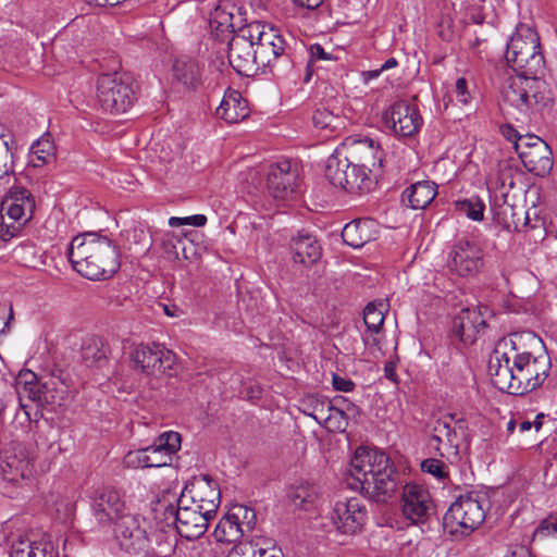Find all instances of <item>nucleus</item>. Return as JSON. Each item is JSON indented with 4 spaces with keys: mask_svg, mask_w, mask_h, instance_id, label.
Masks as SVG:
<instances>
[{
    "mask_svg": "<svg viewBox=\"0 0 557 557\" xmlns=\"http://www.w3.org/2000/svg\"><path fill=\"white\" fill-rule=\"evenodd\" d=\"M0 206L11 214L28 224L36 210V198L33 193L23 185H13L4 194Z\"/></svg>",
    "mask_w": 557,
    "mask_h": 557,
    "instance_id": "nucleus-22",
    "label": "nucleus"
},
{
    "mask_svg": "<svg viewBox=\"0 0 557 557\" xmlns=\"http://www.w3.org/2000/svg\"><path fill=\"white\" fill-rule=\"evenodd\" d=\"M455 208L459 213L465 214L473 221H482L484 218L485 205L478 196L457 200L455 202Z\"/></svg>",
    "mask_w": 557,
    "mask_h": 557,
    "instance_id": "nucleus-43",
    "label": "nucleus"
},
{
    "mask_svg": "<svg viewBox=\"0 0 557 557\" xmlns=\"http://www.w3.org/2000/svg\"><path fill=\"white\" fill-rule=\"evenodd\" d=\"M435 511L428 488L417 483H407L401 493V512L412 523H424Z\"/></svg>",
    "mask_w": 557,
    "mask_h": 557,
    "instance_id": "nucleus-15",
    "label": "nucleus"
},
{
    "mask_svg": "<svg viewBox=\"0 0 557 557\" xmlns=\"http://www.w3.org/2000/svg\"><path fill=\"white\" fill-rule=\"evenodd\" d=\"M339 119L332 111L326 108H318L314 110L312 115V123L317 129H331L337 128Z\"/></svg>",
    "mask_w": 557,
    "mask_h": 557,
    "instance_id": "nucleus-45",
    "label": "nucleus"
},
{
    "mask_svg": "<svg viewBox=\"0 0 557 557\" xmlns=\"http://www.w3.org/2000/svg\"><path fill=\"white\" fill-rule=\"evenodd\" d=\"M28 224L22 220H17L16 216L11 214L8 210H4L0 206V239L3 242H10L13 238L22 236L25 227Z\"/></svg>",
    "mask_w": 557,
    "mask_h": 557,
    "instance_id": "nucleus-39",
    "label": "nucleus"
},
{
    "mask_svg": "<svg viewBox=\"0 0 557 557\" xmlns=\"http://www.w3.org/2000/svg\"><path fill=\"white\" fill-rule=\"evenodd\" d=\"M536 140H543V139L533 134L521 135L520 140L516 144V148H515L519 158H521V156H524L525 151H531L533 149V147H535Z\"/></svg>",
    "mask_w": 557,
    "mask_h": 557,
    "instance_id": "nucleus-56",
    "label": "nucleus"
},
{
    "mask_svg": "<svg viewBox=\"0 0 557 557\" xmlns=\"http://www.w3.org/2000/svg\"><path fill=\"white\" fill-rule=\"evenodd\" d=\"M483 250L476 243L459 240L449 252L447 268L457 276L472 277L483 268Z\"/></svg>",
    "mask_w": 557,
    "mask_h": 557,
    "instance_id": "nucleus-13",
    "label": "nucleus"
},
{
    "mask_svg": "<svg viewBox=\"0 0 557 557\" xmlns=\"http://www.w3.org/2000/svg\"><path fill=\"white\" fill-rule=\"evenodd\" d=\"M109 348L101 338L91 336L82 345V359L87 367H102L108 359Z\"/></svg>",
    "mask_w": 557,
    "mask_h": 557,
    "instance_id": "nucleus-34",
    "label": "nucleus"
},
{
    "mask_svg": "<svg viewBox=\"0 0 557 557\" xmlns=\"http://www.w3.org/2000/svg\"><path fill=\"white\" fill-rule=\"evenodd\" d=\"M114 536L121 548L127 552L141 549L146 542V531L140 527L139 517L126 511L114 520Z\"/></svg>",
    "mask_w": 557,
    "mask_h": 557,
    "instance_id": "nucleus-21",
    "label": "nucleus"
},
{
    "mask_svg": "<svg viewBox=\"0 0 557 557\" xmlns=\"http://www.w3.org/2000/svg\"><path fill=\"white\" fill-rule=\"evenodd\" d=\"M437 35L444 41H451L454 39V23L450 16H442L437 24Z\"/></svg>",
    "mask_w": 557,
    "mask_h": 557,
    "instance_id": "nucleus-55",
    "label": "nucleus"
},
{
    "mask_svg": "<svg viewBox=\"0 0 557 557\" xmlns=\"http://www.w3.org/2000/svg\"><path fill=\"white\" fill-rule=\"evenodd\" d=\"M129 359L133 369L147 376H172L177 361L176 355L159 343H140L132 349Z\"/></svg>",
    "mask_w": 557,
    "mask_h": 557,
    "instance_id": "nucleus-11",
    "label": "nucleus"
},
{
    "mask_svg": "<svg viewBox=\"0 0 557 557\" xmlns=\"http://www.w3.org/2000/svg\"><path fill=\"white\" fill-rule=\"evenodd\" d=\"M66 255L73 269L88 280L110 278L120 268L116 247L108 237L94 233L75 236Z\"/></svg>",
    "mask_w": 557,
    "mask_h": 557,
    "instance_id": "nucleus-3",
    "label": "nucleus"
},
{
    "mask_svg": "<svg viewBox=\"0 0 557 557\" xmlns=\"http://www.w3.org/2000/svg\"><path fill=\"white\" fill-rule=\"evenodd\" d=\"M505 58L515 72L541 74L545 62L537 33L529 25L519 24L507 44Z\"/></svg>",
    "mask_w": 557,
    "mask_h": 557,
    "instance_id": "nucleus-5",
    "label": "nucleus"
},
{
    "mask_svg": "<svg viewBox=\"0 0 557 557\" xmlns=\"http://www.w3.org/2000/svg\"><path fill=\"white\" fill-rule=\"evenodd\" d=\"M508 211L511 214V221L504 219L503 225L505 228L508 231L521 232L523 228L529 226L530 219L527 211L518 213L511 206L503 208V214L507 215Z\"/></svg>",
    "mask_w": 557,
    "mask_h": 557,
    "instance_id": "nucleus-47",
    "label": "nucleus"
},
{
    "mask_svg": "<svg viewBox=\"0 0 557 557\" xmlns=\"http://www.w3.org/2000/svg\"><path fill=\"white\" fill-rule=\"evenodd\" d=\"M436 185L429 181L418 182L403 193V202L414 210L424 209L435 198Z\"/></svg>",
    "mask_w": 557,
    "mask_h": 557,
    "instance_id": "nucleus-32",
    "label": "nucleus"
},
{
    "mask_svg": "<svg viewBox=\"0 0 557 557\" xmlns=\"http://www.w3.org/2000/svg\"><path fill=\"white\" fill-rule=\"evenodd\" d=\"M148 454L147 449L140 448L136 450H129L123 458V463L126 468L138 469L148 468Z\"/></svg>",
    "mask_w": 557,
    "mask_h": 557,
    "instance_id": "nucleus-51",
    "label": "nucleus"
},
{
    "mask_svg": "<svg viewBox=\"0 0 557 557\" xmlns=\"http://www.w3.org/2000/svg\"><path fill=\"white\" fill-rule=\"evenodd\" d=\"M146 449L148 454V468H161L171 465L172 459L169 455H163L151 446H147Z\"/></svg>",
    "mask_w": 557,
    "mask_h": 557,
    "instance_id": "nucleus-54",
    "label": "nucleus"
},
{
    "mask_svg": "<svg viewBox=\"0 0 557 557\" xmlns=\"http://www.w3.org/2000/svg\"><path fill=\"white\" fill-rule=\"evenodd\" d=\"M163 311L171 318H177L182 314V310L176 305H163Z\"/></svg>",
    "mask_w": 557,
    "mask_h": 557,
    "instance_id": "nucleus-64",
    "label": "nucleus"
},
{
    "mask_svg": "<svg viewBox=\"0 0 557 557\" xmlns=\"http://www.w3.org/2000/svg\"><path fill=\"white\" fill-rule=\"evenodd\" d=\"M332 384L336 391L344 393L352 392L356 387L354 381H351L348 377L341 376L338 374H333Z\"/></svg>",
    "mask_w": 557,
    "mask_h": 557,
    "instance_id": "nucleus-58",
    "label": "nucleus"
},
{
    "mask_svg": "<svg viewBox=\"0 0 557 557\" xmlns=\"http://www.w3.org/2000/svg\"><path fill=\"white\" fill-rule=\"evenodd\" d=\"M270 544L271 543H268L267 546H261L259 543H250L248 545H244L240 549H243L245 554H250L251 557H282L281 553L273 546L270 547Z\"/></svg>",
    "mask_w": 557,
    "mask_h": 557,
    "instance_id": "nucleus-52",
    "label": "nucleus"
},
{
    "mask_svg": "<svg viewBox=\"0 0 557 557\" xmlns=\"http://www.w3.org/2000/svg\"><path fill=\"white\" fill-rule=\"evenodd\" d=\"M231 519H235L243 532L251 530L256 524V512L251 508L237 505L231 511Z\"/></svg>",
    "mask_w": 557,
    "mask_h": 557,
    "instance_id": "nucleus-46",
    "label": "nucleus"
},
{
    "mask_svg": "<svg viewBox=\"0 0 557 557\" xmlns=\"http://www.w3.org/2000/svg\"><path fill=\"white\" fill-rule=\"evenodd\" d=\"M310 406L312 408V411L309 413V416L312 417L317 422L321 424L323 423L324 426L327 429H342L341 421H338L336 425L333 423V421L336 420L337 418L344 419V411L334 408L331 405V403L324 398H311Z\"/></svg>",
    "mask_w": 557,
    "mask_h": 557,
    "instance_id": "nucleus-33",
    "label": "nucleus"
},
{
    "mask_svg": "<svg viewBox=\"0 0 557 557\" xmlns=\"http://www.w3.org/2000/svg\"><path fill=\"white\" fill-rule=\"evenodd\" d=\"M181 442L180 433L166 431L160 434L150 446L163 455H169L172 459L173 455L181 448Z\"/></svg>",
    "mask_w": 557,
    "mask_h": 557,
    "instance_id": "nucleus-42",
    "label": "nucleus"
},
{
    "mask_svg": "<svg viewBox=\"0 0 557 557\" xmlns=\"http://www.w3.org/2000/svg\"><path fill=\"white\" fill-rule=\"evenodd\" d=\"M534 537L557 540V513L543 519L534 531Z\"/></svg>",
    "mask_w": 557,
    "mask_h": 557,
    "instance_id": "nucleus-49",
    "label": "nucleus"
},
{
    "mask_svg": "<svg viewBox=\"0 0 557 557\" xmlns=\"http://www.w3.org/2000/svg\"><path fill=\"white\" fill-rule=\"evenodd\" d=\"M422 471L433 475L435 479L440 481H444L448 478L447 467L446 465L435 458H429L421 462Z\"/></svg>",
    "mask_w": 557,
    "mask_h": 557,
    "instance_id": "nucleus-50",
    "label": "nucleus"
},
{
    "mask_svg": "<svg viewBox=\"0 0 557 557\" xmlns=\"http://www.w3.org/2000/svg\"><path fill=\"white\" fill-rule=\"evenodd\" d=\"M215 113L227 123H238L249 115L248 102L238 90L228 88Z\"/></svg>",
    "mask_w": 557,
    "mask_h": 557,
    "instance_id": "nucleus-28",
    "label": "nucleus"
},
{
    "mask_svg": "<svg viewBox=\"0 0 557 557\" xmlns=\"http://www.w3.org/2000/svg\"><path fill=\"white\" fill-rule=\"evenodd\" d=\"M465 421L456 419L454 414H445L432 423V441L436 442L435 449L444 456L442 447L445 449H457V429H462Z\"/></svg>",
    "mask_w": 557,
    "mask_h": 557,
    "instance_id": "nucleus-24",
    "label": "nucleus"
},
{
    "mask_svg": "<svg viewBox=\"0 0 557 557\" xmlns=\"http://www.w3.org/2000/svg\"><path fill=\"white\" fill-rule=\"evenodd\" d=\"M194 506L213 517L219 508L221 493L218 483L205 475L193 486Z\"/></svg>",
    "mask_w": 557,
    "mask_h": 557,
    "instance_id": "nucleus-25",
    "label": "nucleus"
},
{
    "mask_svg": "<svg viewBox=\"0 0 557 557\" xmlns=\"http://www.w3.org/2000/svg\"><path fill=\"white\" fill-rule=\"evenodd\" d=\"M35 473V456L24 446L7 449L0 457V491L12 496L32 480Z\"/></svg>",
    "mask_w": 557,
    "mask_h": 557,
    "instance_id": "nucleus-9",
    "label": "nucleus"
},
{
    "mask_svg": "<svg viewBox=\"0 0 557 557\" xmlns=\"http://www.w3.org/2000/svg\"><path fill=\"white\" fill-rule=\"evenodd\" d=\"M318 495L319 488L309 482H301L289 492V498L295 507L302 510H309L318 499Z\"/></svg>",
    "mask_w": 557,
    "mask_h": 557,
    "instance_id": "nucleus-38",
    "label": "nucleus"
},
{
    "mask_svg": "<svg viewBox=\"0 0 557 557\" xmlns=\"http://www.w3.org/2000/svg\"><path fill=\"white\" fill-rule=\"evenodd\" d=\"M207 223V216L203 214H195L185 218L172 216L169 220V225L172 227H180L183 225H193L201 227Z\"/></svg>",
    "mask_w": 557,
    "mask_h": 557,
    "instance_id": "nucleus-53",
    "label": "nucleus"
},
{
    "mask_svg": "<svg viewBox=\"0 0 557 557\" xmlns=\"http://www.w3.org/2000/svg\"><path fill=\"white\" fill-rule=\"evenodd\" d=\"M367 518L366 505L358 497L336 502L331 512L332 523L342 534L352 535L360 532Z\"/></svg>",
    "mask_w": 557,
    "mask_h": 557,
    "instance_id": "nucleus-16",
    "label": "nucleus"
},
{
    "mask_svg": "<svg viewBox=\"0 0 557 557\" xmlns=\"http://www.w3.org/2000/svg\"><path fill=\"white\" fill-rule=\"evenodd\" d=\"M296 7L307 10L318 9L324 0H290Z\"/></svg>",
    "mask_w": 557,
    "mask_h": 557,
    "instance_id": "nucleus-61",
    "label": "nucleus"
},
{
    "mask_svg": "<svg viewBox=\"0 0 557 557\" xmlns=\"http://www.w3.org/2000/svg\"><path fill=\"white\" fill-rule=\"evenodd\" d=\"M15 393L18 407L25 412L28 420H30V408L24 401V397L35 403L37 407H51L50 410L65 405L70 399L69 388L63 382L50 380L40 383L32 371L18 375Z\"/></svg>",
    "mask_w": 557,
    "mask_h": 557,
    "instance_id": "nucleus-4",
    "label": "nucleus"
},
{
    "mask_svg": "<svg viewBox=\"0 0 557 557\" xmlns=\"http://www.w3.org/2000/svg\"><path fill=\"white\" fill-rule=\"evenodd\" d=\"M486 327L482 312L476 307H467L454 318L451 333L465 345H471L476 336Z\"/></svg>",
    "mask_w": 557,
    "mask_h": 557,
    "instance_id": "nucleus-23",
    "label": "nucleus"
},
{
    "mask_svg": "<svg viewBox=\"0 0 557 557\" xmlns=\"http://www.w3.org/2000/svg\"><path fill=\"white\" fill-rule=\"evenodd\" d=\"M210 24L216 29L222 30L230 27L233 28V13L227 10L226 5L218 4L211 13Z\"/></svg>",
    "mask_w": 557,
    "mask_h": 557,
    "instance_id": "nucleus-48",
    "label": "nucleus"
},
{
    "mask_svg": "<svg viewBox=\"0 0 557 557\" xmlns=\"http://www.w3.org/2000/svg\"><path fill=\"white\" fill-rule=\"evenodd\" d=\"M255 52V41L246 29L242 35L234 36L228 42V62L239 75L250 76L261 69L258 66V57Z\"/></svg>",
    "mask_w": 557,
    "mask_h": 557,
    "instance_id": "nucleus-20",
    "label": "nucleus"
},
{
    "mask_svg": "<svg viewBox=\"0 0 557 557\" xmlns=\"http://www.w3.org/2000/svg\"><path fill=\"white\" fill-rule=\"evenodd\" d=\"M369 173L367 168L350 163L345 176L347 183L344 182L342 188L350 193L368 191L372 184Z\"/></svg>",
    "mask_w": 557,
    "mask_h": 557,
    "instance_id": "nucleus-35",
    "label": "nucleus"
},
{
    "mask_svg": "<svg viewBox=\"0 0 557 557\" xmlns=\"http://www.w3.org/2000/svg\"><path fill=\"white\" fill-rule=\"evenodd\" d=\"M535 144V147L531 151H525L520 160L530 173L544 177L553 169V152L544 140H536Z\"/></svg>",
    "mask_w": 557,
    "mask_h": 557,
    "instance_id": "nucleus-27",
    "label": "nucleus"
},
{
    "mask_svg": "<svg viewBox=\"0 0 557 557\" xmlns=\"http://www.w3.org/2000/svg\"><path fill=\"white\" fill-rule=\"evenodd\" d=\"M377 224L372 219H356L347 223L342 231L344 243L355 249L363 247L376 238Z\"/></svg>",
    "mask_w": 557,
    "mask_h": 557,
    "instance_id": "nucleus-26",
    "label": "nucleus"
},
{
    "mask_svg": "<svg viewBox=\"0 0 557 557\" xmlns=\"http://www.w3.org/2000/svg\"><path fill=\"white\" fill-rule=\"evenodd\" d=\"M387 310L385 301L369 302L363 310V322L368 332L379 333L384 323V312Z\"/></svg>",
    "mask_w": 557,
    "mask_h": 557,
    "instance_id": "nucleus-41",
    "label": "nucleus"
},
{
    "mask_svg": "<svg viewBox=\"0 0 557 557\" xmlns=\"http://www.w3.org/2000/svg\"><path fill=\"white\" fill-rule=\"evenodd\" d=\"M269 193L278 200L290 198L299 188V173L289 160H281L269 165L267 171Z\"/></svg>",
    "mask_w": 557,
    "mask_h": 557,
    "instance_id": "nucleus-17",
    "label": "nucleus"
},
{
    "mask_svg": "<svg viewBox=\"0 0 557 557\" xmlns=\"http://www.w3.org/2000/svg\"><path fill=\"white\" fill-rule=\"evenodd\" d=\"M384 375L387 380L392 381L393 383H398V376L396 373V363L393 361H388L384 366Z\"/></svg>",
    "mask_w": 557,
    "mask_h": 557,
    "instance_id": "nucleus-62",
    "label": "nucleus"
},
{
    "mask_svg": "<svg viewBox=\"0 0 557 557\" xmlns=\"http://www.w3.org/2000/svg\"><path fill=\"white\" fill-rule=\"evenodd\" d=\"M57 147L50 135L45 133L28 149L27 166L39 169L55 161Z\"/></svg>",
    "mask_w": 557,
    "mask_h": 557,
    "instance_id": "nucleus-30",
    "label": "nucleus"
},
{
    "mask_svg": "<svg viewBox=\"0 0 557 557\" xmlns=\"http://www.w3.org/2000/svg\"><path fill=\"white\" fill-rule=\"evenodd\" d=\"M490 499L485 493L471 491L460 495L444 516V524L451 533L470 534L484 520Z\"/></svg>",
    "mask_w": 557,
    "mask_h": 557,
    "instance_id": "nucleus-6",
    "label": "nucleus"
},
{
    "mask_svg": "<svg viewBox=\"0 0 557 557\" xmlns=\"http://www.w3.org/2000/svg\"><path fill=\"white\" fill-rule=\"evenodd\" d=\"M523 334H512L497 342L488 361L493 384L511 395H525L542 386L549 374L550 358L520 350Z\"/></svg>",
    "mask_w": 557,
    "mask_h": 557,
    "instance_id": "nucleus-1",
    "label": "nucleus"
},
{
    "mask_svg": "<svg viewBox=\"0 0 557 557\" xmlns=\"http://www.w3.org/2000/svg\"><path fill=\"white\" fill-rule=\"evenodd\" d=\"M97 99L102 110L125 113L137 99L134 82L126 74H102L97 81Z\"/></svg>",
    "mask_w": 557,
    "mask_h": 557,
    "instance_id": "nucleus-8",
    "label": "nucleus"
},
{
    "mask_svg": "<svg viewBox=\"0 0 557 557\" xmlns=\"http://www.w3.org/2000/svg\"><path fill=\"white\" fill-rule=\"evenodd\" d=\"M10 557H54L50 542L20 536L11 544Z\"/></svg>",
    "mask_w": 557,
    "mask_h": 557,
    "instance_id": "nucleus-31",
    "label": "nucleus"
},
{
    "mask_svg": "<svg viewBox=\"0 0 557 557\" xmlns=\"http://www.w3.org/2000/svg\"><path fill=\"white\" fill-rule=\"evenodd\" d=\"M187 237V232H165L163 235H162V238H161V245H162V248L164 249V252L166 255H169L170 257H173L175 259L178 258L180 256V252H178V247L181 246V249L182 251L185 253L186 252V247L184 245V238Z\"/></svg>",
    "mask_w": 557,
    "mask_h": 557,
    "instance_id": "nucleus-44",
    "label": "nucleus"
},
{
    "mask_svg": "<svg viewBox=\"0 0 557 557\" xmlns=\"http://www.w3.org/2000/svg\"><path fill=\"white\" fill-rule=\"evenodd\" d=\"M293 259L296 263L306 267L314 264L320 260L322 248L314 236L308 233H299L292 240Z\"/></svg>",
    "mask_w": 557,
    "mask_h": 557,
    "instance_id": "nucleus-29",
    "label": "nucleus"
},
{
    "mask_svg": "<svg viewBox=\"0 0 557 557\" xmlns=\"http://www.w3.org/2000/svg\"><path fill=\"white\" fill-rule=\"evenodd\" d=\"M343 149L352 164H360L369 172L379 171L383 166L384 151L380 144L369 137H348Z\"/></svg>",
    "mask_w": 557,
    "mask_h": 557,
    "instance_id": "nucleus-19",
    "label": "nucleus"
},
{
    "mask_svg": "<svg viewBox=\"0 0 557 557\" xmlns=\"http://www.w3.org/2000/svg\"><path fill=\"white\" fill-rule=\"evenodd\" d=\"M377 333L369 332V334L363 335V343L366 347L369 349L375 348L377 350L381 349L380 347V338L376 335Z\"/></svg>",
    "mask_w": 557,
    "mask_h": 557,
    "instance_id": "nucleus-63",
    "label": "nucleus"
},
{
    "mask_svg": "<svg viewBox=\"0 0 557 557\" xmlns=\"http://www.w3.org/2000/svg\"><path fill=\"white\" fill-rule=\"evenodd\" d=\"M508 77L502 88V100L520 113H528L536 106H545V84L537 75L517 72Z\"/></svg>",
    "mask_w": 557,
    "mask_h": 557,
    "instance_id": "nucleus-7",
    "label": "nucleus"
},
{
    "mask_svg": "<svg viewBox=\"0 0 557 557\" xmlns=\"http://www.w3.org/2000/svg\"><path fill=\"white\" fill-rule=\"evenodd\" d=\"M246 32L255 41L258 66L262 70L269 69L273 72L280 60L290 63L287 54L288 44L277 28L269 24L256 23L250 24Z\"/></svg>",
    "mask_w": 557,
    "mask_h": 557,
    "instance_id": "nucleus-10",
    "label": "nucleus"
},
{
    "mask_svg": "<svg viewBox=\"0 0 557 557\" xmlns=\"http://www.w3.org/2000/svg\"><path fill=\"white\" fill-rule=\"evenodd\" d=\"M243 534L240 524L235 519H231V512L219 521L213 532L215 540L221 543H234Z\"/></svg>",
    "mask_w": 557,
    "mask_h": 557,
    "instance_id": "nucleus-40",
    "label": "nucleus"
},
{
    "mask_svg": "<svg viewBox=\"0 0 557 557\" xmlns=\"http://www.w3.org/2000/svg\"><path fill=\"white\" fill-rule=\"evenodd\" d=\"M91 506L94 517L101 525H111L127 511L121 492L112 486L96 490L91 497Z\"/></svg>",
    "mask_w": 557,
    "mask_h": 557,
    "instance_id": "nucleus-18",
    "label": "nucleus"
},
{
    "mask_svg": "<svg viewBox=\"0 0 557 557\" xmlns=\"http://www.w3.org/2000/svg\"><path fill=\"white\" fill-rule=\"evenodd\" d=\"M382 119L386 127L401 137L416 135L423 125L418 108L406 100L394 102L384 111Z\"/></svg>",
    "mask_w": 557,
    "mask_h": 557,
    "instance_id": "nucleus-14",
    "label": "nucleus"
},
{
    "mask_svg": "<svg viewBox=\"0 0 557 557\" xmlns=\"http://www.w3.org/2000/svg\"><path fill=\"white\" fill-rule=\"evenodd\" d=\"M174 78L185 86H194L199 79V67L189 57H181L173 64Z\"/></svg>",
    "mask_w": 557,
    "mask_h": 557,
    "instance_id": "nucleus-37",
    "label": "nucleus"
},
{
    "mask_svg": "<svg viewBox=\"0 0 557 557\" xmlns=\"http://www.w3.org/2000/svg\"><path fill=\"white\" fill-rule=\"evenodd\" d=\"M502 135L510 143L513 144V148H516V144L520 140L521 134L510 124L500 126Z\"/></svg>",
    "mask_w": 557,
    "mask_h": 557,
    "instance_id": "nucleus-60",
    "label": "nucleus"
},
{
    "mask_svg": "<svg viewBox=\"0 0 557 557\" xmlns=\"http://www.w3.org/2000/svg\"><path fill=\"white\" fill-rule=\"evenodd\" d=\"M455 94L458 102L465 106L469 103L471 95L468 90V83L466 78L460 77L457 79L455 85Z\"/></svg>",
    "mask_w": 557,
    "mask_h": 557,
    "instance_id": "nucleus-57",
    "label": "nucleus"
},
{
    "mask_svg": "<svg viewBox=\"0 0 557 557\" xmlns=\"http://www.w3.org/2000/svg\"><path fill=\"white\" fill-rule=\"evenodd\" d=\"M309 53L311 62L331 61L334 59L333 54L331 52L325 51V49L319 44L311 45L309 48Z\"/></svg>",
    "mask_w": 557,
    "mask_h": 557,
    "instance_id": "nucleus-59",
    "label": "nucleus"
},
{
    "mask_svg": "<svg viewBox=\"0 0 557 557\" xmlns=\"http://www.w3.org/2000/svg\"><path fill=\"white\" fill-rule=\"evenodd\" d=\"M348 472L347 485L376 502H385L396 491V472L383 451L359 447Z\"/></svg>",
    "mask_w": 557,
    "mask_h": 557,
    "instance_id": "nucleus-2",
    "label": "nucleus"
},
{
    "mask_svg": "<svg viewBox=\"0 0 557 557\" xmlns=\"http://www.w3.org/2000/svg\"><path fill=\"white\" fill-rule=\"evenodd\" d=\"M350 163L346 153L342 158V152L337 151L335 154L329 157L325 166V176L332 185L342 188L343 183H347L345 176Z\"/></svg>",
    "mask_w": 557,
    "mask_h": 557,
    "instance_id": "nucleus-36",
    "label": "nucleus"
},
{
    "mask_svg": "<svg viewBox=\"0 0 557 557\" xmlns=\"http://www.w3.org/2000/svg\"><path fill=\"white\" fill-rule=\"evenodd\" d=\"M173 499L177 503H165L160 500L159 506L163 509L164 521L168 525H174L177 533L186 540H196L200 537L208 529L209 521L212 519L209 515L198 509L196 506L188 507L183 505L182 498Z\"/></svg>",
    "mask_w": 557,
    "mask_h": 557,
    "instance_id": "nucleus-12",
    "label": "nucleus"
}]
</instances>
